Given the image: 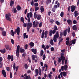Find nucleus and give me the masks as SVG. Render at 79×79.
<instances>
[{
    "label": "nucleus",
    "mask_w": 79,
    "mask_h": 79,
    "mask_svg": "<svg viewBox=\"0 0 79 79\" xmlns=\"http://www.w3.org/2000/svg\"><path fill=\"white\" fill-rule=\"evenodd\" d=\"M63 35L64 37L66 36V35H67V29H66L64 31Z\"/></svg>",
    "instance_id": "nucleus-21"
},
{
    "label": "nucleus",
    "mask_w": 79,
    "mask_h": 79,
    "mask_svg": "<svg viewBox=\"0 0 79 79\" xmlns=\"http://www.w3.org/2000/svg\"><path fill=\"white\" fill-rule=\"evenodd\" d=\"M63 35V33L62 32V31H60V37H62Z\"/></svg>",
    "instance_id": "nucleus-47"
},
{
    "label": "nucleus",
    "mask_w": 79,
    "mask_h": 79,
    "mask_svg": "<svg viewBox=\"0 0 79 79\" xmlns=\"http://www.w3.org/2000/svg\"><path fill=\"white\" fill-rule=\"evenodd\" d=\"M30 27H27V32H29V30H30Z\"/></svg>",
    "instance_id": "nucleus-50"
},
{
    "label": "nucleus",
    "mask_w": 79,
    "mask_h": 79,
    "mask_svg": "<svg viewBox=\"0 0 79 79\" xmlns=\"http://www.w3.org/2000/svg\"><path fill=\"white\" fill-rule=\"evenodd\" d=\"M29 45L31 46V48L33 47L34 46V44L33 42H31L29 43Z\"/></svg>",
    "instance_id": "nucleus-23"
},
{
    "label": "nucleus",
    "mask_w": 79,
    "mask_h": 79,
    "mask_svg": "<svg viewBox=\"0 0 79 79\" xmlns=\"http://www.w3.org/2000/svg\"><path fill=\"white\" fill-rule=\"evenodd\" d=\"M28 45L27 44H26L24 46V48L25 49H27Z\"/></svg>",
    "instance_id": "nucleus-62"
},
{
    "label": "nucleus",
    "mask_w": 79,
    "mask_h": 79,
    "mask_svg": "<svg viewBox=\"0 0 79 79\" xmlns=\"http://www.w3.org/2000/svg\"><path fill=\"white\" fill-rule=\"evenodd\" d=\"M61 52H62V53H64V52H65V49L61 50Z\"/></svg>",
    "instance_id": "nucleus-64"
},
{
    "label": "nucleus",
    "mask_w": 79,
    "mask_h": 79,
    "mask_svg": "<svg viewBox=\"0 0 79 79\" xmlns=\"http://www.w3.org/2000/svg\"><path fill=\"white\" fill-rule=\"evenodd\" d=\"M6 70L7 71H10V67H6Z\"/></svg>",
    "instance_id": "nucleus-60"
},
{
    "label": "nucleus",
    "mask_w": 79,
    "mask_h": 79,
    "mask_svg": "<svg viewBox=\"0 0 79 79\" xmlns=\"http://www.w3.org/2000/svg\"><path fill=\"white\" fill-rule=\"evenodd\" d=\"M21 31V29L19 27H18L14 31V34L15 35L16 34V33L18 35H19V32H20Z\"/></svg>",
    "instance_id": "nucleus-4"
},
{
    "label": "nucleus",
    "mask_w": 79,
    "mask_h": 79,
    "mask_svg": "<svg viewBox=\"0 0 79 79\" xmlns=\"http://www.w3.org/2000/svg\"><path fill=\"white\" fill-rule=\"evenodd\" d=\"M0 52L2 53V54H4V53H5L6 52V49L4 48L3 49L0 50Z\"/></svg>",
    "instance_id": "nucleus-14"
},
{
    "label": "nucleus",
    "mask_w": 79,
    "mask_h": 79,
    "mask_svg": "<svg viewBox=\"0 0 79 79\" xmlns=\"http://www.w3.org/2000/svg\"><path fill=\"white\" fill-rule=\"evenodd\" d=\"M67 31L68 33H69V32H70V27H68V28L67 29Z\"/></svg>",
    "instance_id": "nucleus-53"
},
{
    "label": "nucleus",
    "mask_w": 79,
    "mask_h": 79,
    "mask_svg": "<svg viewBox=\"0 0 79 79\" xmlns=\"http://www.w3.org/2000/svg\"><path fill=\"white\" fill-rule=\"evenodd\" d=\"M10 35H11L13 36V37H14L15 36V35L14 34V31H13V30H11L10 31Z\"/></svg>",
    "instance_id": "nucleus-22"
},
{
    "label": "nucleus",
    "mask_w": 79,
    "mask_h": 79,
    "mask_svg": "<svg viewBox=\"0 0 79 79\" xmlns=\"http://www.w3.org/2000/svg\"><path fill=\"white\" fill-rule=\"evenodd\" d=\"M2 34L3 36H6V31H3L2 32Z\"/></svg>",
    "instance_id": "nucleus-28"
},
{
    "label": "nucleus",
    "mask_w": 79,
    "mask_h": 79,
    "mask_svg": "<svg viewBox=\"0 0 79 79\" xmlns=\"http://www.w3.org/2000/svg\"><path fill=\"white\" fill-rule=\"evenodd\" d=\"M48 77H49L50 79H52V76L50 74H49L47 75Z\"/></svg>",
    "instance_id": "nucleus-29"
},
{
    "label": "nucleus",
    "mask_w": 79,
    "mask_h": 79,
    "mask_svg": "<svg viewBox=\"0 0 79 79\" xmlns=\"http://www.w3.org/2000/svg\"><path fill=\"white\" fill-rule=\"evenodd\" d=\"M68 67L67 64H65L64 66H62L61 67V69L62 71H63L64 69L65 71H67V69H68Z\"/></svg>",
    "instance_id": "nucleus-6"
},
{
    "label": "nucleus",
    "mask_w": 79,
    "mask_h": 79,
    "mask_svg": "<svg viewBox=\"0 0 79 79\" xmlns=\"http://www.w3.org/2000/svg\"><path fill=\"white\" fill-rule=\"evenodd\" d=\"M66 73L65 72H63V76H64V77H65V76H66Z\"/></svg>",
    "instance_id": "nucleus-41"
},
{
    "label": "nucleus",
    "mask_w": 79,
    "mask_h": 79,
    "mask_svg": "<svg viewBox=\"0 0 79 79\" xmlns=\"http://www.w3.org/2000/svg\"><path fill=\"white\" fill-rule=\"evenodd\" d=\"M54 29L53 30H50L49 33V35L50 36H52V34H55L56 32V31H58V27H57L56 25L54 26Z\"/></svg>",
    "instance_id": "nucleus-1"
},
{
    "label": "nucleus",
    "mask_w": 79,
    "mask_h": 79,
    "mask_svg": "<svg viewBox=\"0 0 79 79\" xmlns=\"http://www.w3.org/2000/svg\"><path fill=\"white\" fill-rule=\"evenodd\" d=\"M72 29L74 31H76V30H77V26H76V25H74L73 26Z\"/></svg>",
    "instance_id": "nucleus-15"
},
{
    "label": "nucleus",
    "mask_w": 79,
    "mask_h": 79,
    "mask_svg": "<svg viewBox=\"0 0 79 79\" xmlns=\"http://www.w3.org/2000/svg\"><path fill=\"white\" fill-rule=\"evenodd\" d=\"M40 10H41V13H42L43 11H45V9L44 7H43V6H41Z\"/></svg>",
    "instance_id": "nucleus-17"
},
{
    "label": "nucleus",
    "mask_w": 79,
    "mask_h": 79,
    "mask_svg": "<svg viewBox=\"0 0 79 79\" xmlns=\"http://www.w3.org/2000/svg\"><path fill=\"white\" fill-rule=\"evenodd\" d=\"M28 61L29 62L31 63V59H30V58L29 57H28Z\"/></svg>",
    "instance_id": "nucleus-57"
},
{
    "label": "nucleus",
    "mask_w": 79,
    "mask_h": 79,
    "mask_svg": "<svg viewBox=\"0 0 79 79\" xmlns=\"http://www.w3.org/2000/svg\"><path fill=\"white\" fill-rule=\"evenodd\" d=\"M31 58L33 61H34L35 60V56L34 55H33Z\"/></svg>",
    "instance_id": "nucleus-52"
},
{
    "label": "nucleus",
    "mask_w": 79,
    "mask_h": 79,
    "mask_svg": "<svg viewBox=\"0 0 79 79\" xmlns=\"http://www.w3.org/2000/svg\"><path fill=\"white\" fill-rule=\"evenodd\" d=\"M29 15H30V17H31V18H32V13L31 12H30L29 13Z\"/></svg>",
    "instance_id": "nucleus-54"
},
{
    "label": "nucleus",
    "mask_w": 79,
    "mask_h": 79,
    "mask_svg": "<svg viewBox=\"0 0 79 79\" xmlns=\"http://www.w3.org/2000/svg\"><path fill=\"white\" fill-rule=\"evenodd\" d=\"M43 60H45V58H46L45 54H44L43 56Z\"/></svg>",
    "instance_id": "nucleus-46"
},
{
    "label": "nucleus",
    "mask_w": 79,
    "mask_h": 79,
    "mask_svg": "<svg viewBox=\"0 0 79 79\" xmlns=\"http://www.w3.org/2000/svg\"><path fill=\"white\" fill-rule=\"evenodd\" d=\"M17 10L18 11H19L21 10V6L19 5H17L16 7Z\"/></svg>",
    "instance_id": "nucleus-25"
},
{
    "label": "nucleus",
    "mask_w": 79,
    "mask_h": 79,
    "mask_svg": "<svg viewBox=\"0 0 79 79\" xmlns=\"http://www.w3.org/2000/svg\"><path fill=\"white\" fill-rule=\"evenodd\" d=\"M76 6H74V5L71 6H69L68 8V11L69 12H70V10H71V12L72 13H73L74 11L75 10V9L76 8Z\"/></svg>",
    "instance_id": "nucleus-2"
},
{
    "label": "nucleus",
    "mask_w": 79,
    "mask_h": 79,
    "mask_svg": "<svg viewBox=\"0 0 79 79\" xmlns=\"http://www.w3.org/2000/svg\"><path fill=\"white\" fill-rule=\"evenodd\" d=\"M14 11L15 13H17V10H16V8H14V9H13L12 12L13 13Z\"/></svg>",
    "instance_id": "nucleus-27"
},
{
    "label": "nucleus",
    "mask_w": 79,
    "mask_h": 79,
    "mask_svg": "<svg viewBox=\"0 0 79 79\" xmlns=\"http://www.w3.org/2000/svg\"><path fill=\"white\" fill-rule=\"evenodd\" d=\"M69 43V41H67L66 42V44L67 45H68Z\"/></svg>",
    "instance_id": "nucleus-61"
},
{
    "label": "nucleus",
    "mask_w": 79,
    "mask_h": 79,
    "mask_svg": "<svg viewBox=\"0 0 79 79\" xmlns=\"http://www.w3.org/2000/svg\"><path fill=\"white\" fill-rule=\"evenodd\" d=\"M60 16L61 17H63L64 16V12H61L60 13Z\"/></svg>",
    "instance_id": "nucleus-38"
},
{
    "label": "nucleus",
    "mask_w": 79,
    "mask_h": 79,
    "mask_svg": "<svg viewBox=\"0 0 79 79\" xmlns=\"http://www.w3.org/2000/svg\"><path fill=\"white\" fill-rule=\"evenodd\" d=\"M67 22L69 25H71L73 24V21H71V19H68L67 20Z\"/></svg>",
    "instance_id": "nucleus-13"
},
{
    "label": "nucleus",
    "mask_w": 79,
    "mask_h": 79,
    "mask_svg": "<svg viewBox=\"0 0 79 79\" xmlns=\"http://www.w3.org/2000/svg\"><path fill=\"white\" fill-rule=\"evenodd\" d=\"M74 16L75 17H77L78 16V11L77 10L75 11L74 12Z\"/></svg>",
    "instance_id": "nucleus-20"
},
{
    "label": "nucleus",
    "mask_w": 79,
    "mask_h": 79,
    "mask_svg": "<svg viewBox=\"0 0 79 79\" xmlns=\"http://www.w3.org/2000/svg\"><path fill=\"white\" fill-rule=\"evenodd\" d=\"M42 23L40 22L39 24V27H42Z\"/></svg>",
    "instance_id": "nucleus-45"
},
{
    "label": "nucleus",
    "mask_w": 79,
    "mask_h": 79,
    "mask_svg": "<svg viewBox=\"0 0 79 79\" xmlns=\"http://www.w3.org/2000/svg\"><path fill=\"white\" fill-rule=\"evenodd\" d=\"M31 51L32 52H33L34 54H37V49H31Z\"/></svg>",
    "instance_id": "nucleus-18"
},
{
    "label": "nucleus",
    "mask_w": 79,
    "mask_h": 79,
    "mask_svg": "<svg viewBox=\"0 0 79 79\" xmlns=\"http://www.w3.org/2000/svg\"><path fill=\"white\" fill-rule=\"evenodd\" d=\"M2 73L4 77H6V73L5 71V70H2Z\"/></svg>",
    "instance_id": "nucleus-12"
},
{
    "label": "nucleus",
    "mask_w": 79,
    "mask_h": 79,
    "mask_svg": "<svg viewBox=\"0 0 79 79\" xmlns=\"http://www.w3.org/2000/svg\"><path fill=\"white\" fill-rule=\"evenodd\" d=\"M41 38L42 39H44V34L41 33Z\"/></svg>",
    "instance_id": "nucleus-55"
},
{
    "label": "nucleus",
    "mask_w": 79,
    "mask_h": 79,
    "mask_svg": "<svg viewBox=\"0 0 79 79\" xmlns=\"http://www.w3.org/2000/svg\"><path fill=\"white\" fill-rule=\"evenodd\" d=\"M64 55V54L63 53H61L60 54V59L62 60H64L65 59V57L63 56Z\"/></svg>",
    "instance_id": "nucleus-10"
},
{
    "label": "nucleus",
    "mask_w": 79,
    "mask_h": 79,
    "mask_svg": "<svg viewBox=\"0 0 79 79\" xmlns=\"http://www.w3.org/2000/svg\"><path fill=\"white\" fill-rule=\"evenodd\" d=\"M12 73H11V72L10 73V79H11V78H12Z\"/></svg>",
    "instance_id": "nucleus-56"
},
{
    "label": "nucleus",
    "mask_w": 79,
    "mask_h": 79,
    "mask_svg": "<svg viewBox=\"0 0 79 79\" xmlns=\"http://www.w3.org/2000/svg\"><path fill=\"white\" fill-rule=\"evenodd\" d=\"M22 48H21L20 50V53H24L25 52L24 49H22Z\"/></svg>",
    "instance_id": "nucleus-24"
},
{
    "label": "nucleus",
    "mask_w": 79,
    "mask_h": 79,
    "mask_svg": "<svg viewBox=\"0 0 79 79\" xmlns=\"http://www.w3.org/2000/svg\"><path fill=\"white\" fill-rule=\"evenodd\" d=\"M76 41V39H75L74 40H73L72 41V44H76V41Z\"/></svg>",
    "instance_id": "nucleus-31"
},
{
    "label": "nucleus",
    "mask_w": 79,
    "mask_h": 79,
    "mask_svg": "<svg viewBox=\"0 0 79 79\" xmlns=\"http://www.w3.org/2000/svg\"><path fill=\"white\" fill-rule=\"evenodd\" d=\"M48 31H45L44 33V35H47V34H48Z\"/></svg>",
    "instance_id": "nucleus-49"
},
{
    "label": "nucleus",
    "mask_w": 79,
    "mask_h": 79,
    "mask_svg": "<svg viewBox=\"0 0 79 79\" xmlns=\"http://www.w3.org/2000/svg\"><path fill=\"white\" fill-rule=\"evenodd\" d=\"M55 23L57 25H58V26H59L60 24V23L58 21H56L55 22Z\"/></svg>",
    "instance_id": "nucleus-35"
},
{
    "label": "nucleus",
    "mask_w": 79,
    "mask_h": 79,
    "mask_svg": "<svg viewBox=\"0 0 79 79\" xmlns=\"http://www.w3.org/2000/svg\"><path fill=\"white\" fill-rule=\"evenodd\" d=\"M39 24V22H36L34 21L33 22V25L34 26V27H37V26Z\"/></svg>",
    "instance_id": "nucleus-8"
},
{
    "label": "nucleus",
    "mask_w": 79,
    "mask_h": 79,
    "mask_svg": "<svg viewBox=\"0 0 79 79\" xmlns=\"http://www.w3.org/2000/svg\"><path fill=\"white\" fill-rule=\"evenodd\" d=\"M54 48L53 47H51V50L52 51V52H53L54 51Z\"/></svg>",
    "instance_id": "nucleus-63"
},
{
    "label": "nucleus",
    "mask_w": 79,
    "mask_h": 79,
    "mask_svg": "<svg viewBox=\"0 0 79 79\" xmlns=\"http://www.w3.org/2000/svg\"><path fill=\"white\" fill-rule=\"evenodd\" d=\"M34 17L35 18V19H37V16L36 15V14H35V13L34 15Z\"/></svg>",
    "instance_id": "nucleus-43"
},
{
    "label": "nucleus",
    "mask_w": 79,
    "mask_h": 79,
    "mask_svg": "<svg viewBox=\"0 0 79 79\" xmlns=\"http://www.w3.org/2000/svg\"><path fill=\"white\" fill-rule=\"evenodd\" d=\"M14 4H15V1H14L11 0L10 3V6H13V5H14Z\"/></svg>",
    "instance_id": "nucleus-19"
},
{
    "label": "nucleus",
    "mask_w": 79,
    "mask_h": 79,
    "mask_svg": "<svg viewBox=\"0 0 79 79\" xmlns=\"http://www.w3.org/2000/svg\"><path fill=\"white\" fill-rule=\"evenodd\" d=\"M24 67L25 68V69H27L28 68V65H27V64H25L24 65Z\"/></svg>",
    "instance_id": "nucleus-30"
},
{
    "label": "nucleus",
    "mask_w": 79,
    "mask_h": 79,
    "mask_svg": "<svg viewBox=\"0 0 79 79\" xmlns=\"http://www.w3.org/2000/svg\"><path fill=\"white\" fill-rule=\"evenodd\" d=\"M39 7H36L35 8V11H37V10H39Z\"/></svg>",
    "instance_id": "nucleus-48"
},
{
    "label": "nucleus",
    "mask_w": 79,
    "mask_h": 79,
    "mask_svg": "<svg viewBox=\"0 0 79 79\" xmlns=\"http://www.w3.org/2000/svg\"><path fill=\"white\" fill-rule=\"evenodd\" d=\"M21 21L23 23H24V18L23 17H21Z\"/></svg>",
    "instance_id": "nucleus-34"
},
{
    "label": "nucleus",
    "mask_w": 79,
    "mask_h": 79,
    "mask_svg": "<svg viewBox=\"0 0 79 79\" xmlns=\"http://www.w3.org/2000/svg\"><path fill=\"white\" fill-rule=\"evenodd\" d=\"M6 50H8L10 48V46L9 45H6L5 46Z\"/></svg>",
    "instance_id": "nucleus-36"
},
{
    "label": "nucleus",
    "mask_w": 79,
    "mask_h": 79,
    "mask_svg": "<svg viewBox=\"0 0 79 79\" xmlns=\"http://www.w3.org/2000/svg\"><path fill=\"white\" fill-rule=\"evenodd\" d=\"M7 60H10L11 59V60L12 61H13V60H14V59L13 58V56L11 55H11H8L7 56Z\"/></svg>",
    "instance_id": "nucleus-7"
},
{
    "label": "nucleus",
    "mask_w": 79,
    "mask_h": 79,
    "mask_svg": "<svg viewBox=\"0 0 79 79\" xmlns=\"http://www.w3.org/2000/svg\"><path fill=\"white\" fill-rule=\"evenodd\" d=\"M19 68V66H17L16 67V64L15 63H14L13 64V69H14V70H15L16 69V71H18V69Z\"/></svg>",
    "instance_id": "nucleus-9"
},
{
    "label": "nucleus",
    "mask_w": 79,
    "mask_h": 79,
    "mask_svg": "<svg viewBox=\"0 0 79 79\" xmlns=\"http://www.w3.org/2000/svg\"><path fill=\"white\" fill-rule=\"evenodd\" d=\"M20 48V46L18 45L17 47V50H16V55L17 57H19Z\"/></svg>",
    "instance_id": "nucleus-3"
},
{
    "label": "nucleus",
    "mask_w": 79,
    "mask_h": 79,
    "mask_svg": "<svg viewBox=\"0 0 79 79\" xmlns=\"http://www.w3.org/2000/svg\"><path fill=\"white\" fill-rule=\"evenodd\" d=\"M4 31V28L2 27H0V31L1 32H3L4 31Z\"/></svg>",
    "instance_id": "nucleus-42"
},
{
    "label": "nucleus",
    "mask_w": 79,
    "mask_h": 79,
    "mask_svg": "<svg viewBox=\"0 0 79 79\" xmlns=\"http://www.w3.org/2000/svg\"><path fill=\"white\" fill-rule=\"evenodd\" d=\"M11 14H6L5 15L6 19L8 20L9 21H11Z\"/></svg>",
    "instance_id": "nucleus-5"
},
{
    "label": "nucleus",
    "mask_w": 79,
    "mask_h": 79,
    "mask_svg": "<svg viewBox=\"0 0 79 79\" xmlns=\"http://www.w3.org/2000/svg\"><path fill=\"white\" fill-rule=\"evenodd\" d=\"M35 72L36 74H39V71L38 70V69H36Z\"/></svg>",
    "instance_id": "nucleus-51"
},
{
    "label": "nucleus",
    "mask_w": 79,
    "mask_h": 79,
    "mask_svg": "<svg viewBox=\"0 0 79 79\" xmlns=\"http://www.w3.org/2000/svg\"><path fill=\"white\" fill-rule=\"evenodd\" d=\"M73 24H77V21L76 20H73Z\"/></svg>",
    "instance_id": "nucleus-59"
},
{
    "label": "nucleus",
    "mask_w": 79,
    "mask_h": 79,
    "mask_svg": "<svg viewBox=\"0 0 79 79\" xmlns=\"http://www.w3.org/2000/svg\"><path fill=\"white\" fill-rule=\"evenodd\" d=\"M53 40L55 42H56L57 41V38L54 37Z\"/></svg>",
    "instance_id": "nucleus-33"
},
{
    "label": "nucleus",
    "mask_w": 79,
    "mask_h": 79,
    "mask_svg": "<svg viewBox=\"0 0 79 79\" xmlns=\"http://www.w3.org/2000/svg\"><path fill=\"white\" fill-rule=\"evenodd\" d=\"M60 36V35L59 34V32L58 31H57L55 35H54V37L56 38H58Z\"/></svg>",
    "instance_id": "nucleus-11"
},
{
    "label": "nucleus",
    "mask_w": 79,
    "mask_h": 79,
    "mask_svg": "<svg viewBox=\"0 0 79 79\" xmlns=\"http://www.w3.org/2000/svg\"><path fill=\"white\" fill-rule=\"evenodd\" d=\"M32 26V23L28 22L27 24V27H31Z\"/></svg>",
    "instance_id": "nucleus-16"
},
{
    "label": "nucleus",
    "mask_w": 79,
    "mask_h": 79,
    "mask_svg": "<svg viewBox=\"0 0 79 79\" xmlns=\"http://www.w3.org/2000/svg\"><path fill=\"white\" fill-rule=\"evenodd\" d=\"M40 54V56H43V55H44V51L42 50L41 51Z\"/></svg>",
    "instance_id": "nucleus-37"
},
{
    "label": "nucleus",
    "mask_w": 79,
    "mask_h": 79,
    "mask_svg": "<svg viewBox=\"0 0 79 79\" xmlns=\"http://www.w3.org/2000/svg\"><path fill=\"white\" fill-rule=\"evenodd\" d=\"M35 7L38 6H39V3L38 2H36L34 4Z\"/></svg>",
    "instance_id": "nucleus-44"
},
{
    "label": "nucleus",
    "mask_w": 79,
    "mask_h": 79,
    "mask_svg": "<svg viewBox=\"0 0 79 79\" xmlns=\"http://www.w3.org/2000/svg\"><path fill=\"white\" fill-rule=\"evenodd\" d=\"M11 43L12 44H15V41H14V40H13V39L11 40Z\"/></svg>",
    "instance_id": "nucleus-58"
},
{
    "label": "nucleus",
    "mask_w": 79,
    "mask_h": 79,
    "mask_svg": "<svg viewBox=\"0 0 79 79\" xmlns=\"http://www.w3.org/2000/svg\"><path fill=\"white\" fill-rule=\"evenodd\" d=\"M63 40V38H61V39L59 40V41L58 43L59 45H61V43Z\"/></svg>",
    "instance_id": "nucleus-26"
},
{
    "label": "nucleus",
    "mask_w": 79,
    "mask_h": 79,
    "mask_svg": "<svg viewBox=\"0 0 79 79\" xmlns=\"http://www.w3.org/2000/svg\"><path fill=\"white\" fill-rule=\"evenodd\" d=\"M51 2H52V0H47L46 2L47 5H48V3H51Z\"/></svg>",
    "instance_id": "nucleus-32"
},
{
    "label": "nucleus",
    "mask_w": 79,
    "mask_h": 79,
    "mask_svg": "<svg viewBox=\"0 0 79 79\" xmlns=\"http://www.w3.org/2000/svg\"><path fill=\"white\" fill-rule=\"evenodd\" d=\"M3 64V62H1L0 63V68H2Z\"/></svg>",
    "instance_id": "nucleus-40"
},
{
    "label": "nucleus",
    "mask_w": 79,
    "mask_h": 79,
    "mask_svg": "<svg viewBox=\"0 0 79 79\" xmlns=\"http://www.w3.org/2000/svg\"><path fill=\"white\" fill-rule=\"evenodd\" d=\"M41 19V15H39L37 17V19L38 20H40Z\"/></svg>",
    "instance_id": "nucleus-39"
}]
</instances>
